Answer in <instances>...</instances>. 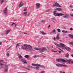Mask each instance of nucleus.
<instances>
[{"mask_svg":"<svg viewBox=\"0 0 73 73\" xmlns=\"http://www.w3.org/2000/svg\"><path fill=\"white\" fill-rule=\"evenodd\" d=\"M4 2V0H2L1 1V4H3Z\"/></svg>","mask_w":73,"mask_h":73,"instance_id":"72a5a7b5","label":"nucleus"},{"mask_svg":"<svg viewBox=\"0 0 73 73\" xmlns=\"http://www.w3.org/2000/svg\"><path fill=\"white\" fill-rule=\"evenodd\" d=\"M53 22L54 23V24H56V22H54V21H53Z\"/></svg>","mask_w":73,"mask_h":73,"instance_id":"0e129e2a","label":"nucleus"},{"mask_svg":"<svg viewBox=\"0 0 73 73\" xmlns=\"http://www.w3.org/2000/svg\"><path fill=\"white\" fill-rule=\"evenodd\" d=\"M19 7L20 8V7H21L23 6H22V5L21 4V3H20L19 5Z\"/></svg>","mask_w":73,"mask_h":73,"instance_id":"2f4dec72","label":"nucleus"},{"mask_svg":"<svg viewBox=\"0 0 73 73\" xmlns=\"http://www.w3.org/2000/svg\"><path fill=\"white\" fill-rule=\"evenodd\" d=\"M35 50H40V48H36L35 49Z\"/></svg>","mask_w":73,"mask_h":73,"instance_id":"473e14b6","label":"nucleus"},{"mask_svg":"<svg viewBox=\"0 0 73 73\" xmlns=\"http://www.w3.org/2000/svg\"><path fill=\"white\" fill-rule=\"evenodd\" d=\"M73 28L71 27V28H70V31H72V30H73Z\"/></svg>","mask_w":73,"mask_h":73,"instance_id":"37998d69","label":"nucleus"},{"mask_svg":"<svg viewBox=\"0 0 73 73\" xmlns=\"http://www.w3.org/2000/svg\"><path fill=\"white\" fill-rule=\"evenodd\" d=\"M58 47V48L59 49H60V50L61 51V52H62L63 50H62L61 49V48H59V47Z\"/></svg>","mask_w":73,"mask_h":73,"instance_id":"c03bdc74","label":"nucleus"},{"mask_svg":"<svg viewBox=\"0 0 73 73\" xmlns=\"http://www.w3.org/2000/svg\"><path fill=\"white\" fill-rule=\"evenodd\" d=\"M56 61L57 62H61V63H65L68 62L69 64H73V61L71 60V59H70L69 60H65L62 58H58L56 59Z\"/></svg>","mask_w":73,"mask_h":73,"instance_id":"f03ea898","label":"nucleus"},{"mask_svg":"<svg viewBox=\"0 0 73 73\" xmlns=\"http://www.w3.org/2000/svg\"><path fill=\"white\" fill-rule=\"evenodd\" d=\"M30 14H31L30 13H28V14L27 15V16H29V15H30Z\"/></svg>","mask_w":73,"mask_h":73,"instance_id":"ea45409f","label":"nucleus"},{"mask_svg":"<svg viewBox=\"0 0 73 73\" xmlns=\"http://www.w3.org/2000/svg\"><path fill=\"white\" fill-rule=\"evenodd\" d=\"M54 41H56V37H54Z\"/></svg>","mask_w":73,"mask_h":73,"instance_id":"3c124183","label":"nucleus"},{"mask_svg":"<svg viewBox=\"0 0 73 73\" xmlns=\"http://www.w3.org/2000/svg\"><path fill=\"white\" fill-rule=\"evenodd\" d=\"M42 57H46V56H44L43 55H42Z\"/></svg>","mask_w":73,"mask_h":73,"instance_id":"680f3d73","label":"nucleus"},{"mask_svg":"<svg viewBox=\"0 0 73 73\" xmlns=\"http://www.w3.org/2000/svg\"><path fill=\"white\" fill-rule=\"evenodd\" d=\"M54 44H55V45H56L58 47L61 48V46H62V48H63V49H64V46H65V45L64 44L62 43H61L60 45L59 44L57 43H55Z\"/></svg>","mask_w":73,"mask_h":73,"instance_id":"20e7f679","label":"nucleus"},{"mask_svg":"<svg viewBox=\"0 0 73 73\" xmlns=\"http://www.w3.org/2000/svg\"><path fill=\"white\" fill-rule=\"evenodd\" d=\"M4 64H2L1 63V64H0V65H1V66H3V65Z\"/></svg>","mask_w":73,"mask_h":73,"instance_id":"09e8293b","label":"nucleus"},{"mask_svg":"<svg viewBox=\"0 0 73 73\" xmlns=\"http://www.w3.org/2000/svg\"><path fill=\"white\" fill-rule=\"evenodd\" d=\"M1 44H2V42H0V45H1Z\"/></svg>","mask_w":73,"mask_h":73,"instance_id":"69168bd1","label":"nucleus"},{"mask_svg":"<svg viewBox=\"0 0 73 73\" xmlns=\"http://www.w3.org/2000/svg\"><path fill=\"white\" fill-rule=\"evenodd\" d=\"M10 31H10V30H8L6 32V33L7 35V34H8V33H9V32H10Z\"/></svg>","mask_w":73,"mask_h":73,"instance_id":"a878e982","label":"nucleus"},{"mask_svg":"<svg viewBox=\"0 0 73 73\" xmlns=\"http://www.w3.org/2000/svg\"><path fill=\"white\" fill-rule=\"evenodd\" d=\"M50 27V25H49V26L48 27V28H49Z\"/></svg>","mask_w":73,"mask_h":73,"instance_id":"6e6d98bb","label":"nucleus"},{"mask_svg":"<svg viewBox=\"0 0 73 73\" xmlns=\"http://www.w3.org/2000/svg\"><path fill=\"white\" fill-rule=\"evenodd\" d=\"M38 66H40V67H42L43 68H45V67L43 65H40V64H38Z\"/></svg>","mask_w":73,"mask_h":73,"instance_id":"393cba45","label":"nucleus"},{"mask_svg":"<svg viewBox=\"0 0 73 73\" xmlns=\"http://www.w3.org/2000/svg\"><path fill=\"white\" fill-rule=\"evenodd\" d=\"M40 33H42V34L43 35H45L46 34V33H45L44 31L41 32V31H40Z\"/></svg>","mask_w":73,"mask_h":73,"instance_id":"412c9836","label":"nucleus"},{"mask_svg":"<svg viewBox=\"0 0 73 73\" xmlns=\"http://www.w3.org/2000/svg\"><path fill=\"white\" fill-rule=\"evenodd\" d=\"M69 56V54L68 53H67L65 56V57H66L67 58H68Z\"/></svg>","mask_w":73,"mask_h":73,"instance_id":"6ab92c4d","label":"nucleus"},{"mask_svg":"<svg viewBox=\"0 0 73 73\" xmlns=\"http://www.w3.org/2000/svg\"><path fill=\"white\" fill-rule=\"evenodd\" d=\"M51 20H52V21H53V20H55V19H54V18H53L51 19Z\"/></svg>","mask_w":73,"mask_h":73,"instance_id":"f704fd0d","label":"nucleus"},{"mask_svg":"<svg viewBox=\"0 0 73 73\" xmlns=\"http://www.w3.org/2000/svg\"><path fill=\"white\" fill-rule=\"evenodd\" d=\"M32 65L34 66H37L38 65V64H34V63H32Z\"/></svg>","mask_w":73,"mask_h":73,"instance_id":"a211bd4d","label":"nucleus"},{"mask_svg":"<svg viewBox=\"0 0 73 73\" xmlns=\"http://www.w3.org/2000/svg\"><path fill=\"white\" fill-rule=\"evenodd\" d=\"M31 68H32V69H35V67H32V66H31Z\"/></svg>","mask_w":73,"mask_h":73,"instance_id":"58836bf2","label":"nucleus"},{"mask_svg":"<svg viewBox=\"0 0 73 73\" xmlns=\"http://www.w3.org/2000/svg\"><path fill=\"white\" fill-rule=\"evenodd\" d=\"M65 65V63H63L62 64H56V66H58V67H62V66H66L67 67H68V66L67 65Z\"/></svg>","mask_w":73,"mask_h":73,"instance_id":"39448f33","label":"nucleus"},{"mask_svg":"<svg viewBox=\"0 0 73 73\" xmlns=\"http://www.w3.org/2000/svg\"><path fill=\"white\" fill-rule=\"evenodd\" d=\"M21 48L24 50H30L31 52H33L34 50L32 48V46L27 44H24L23 45L21 46Z\"/></svg>","mask_w":73,"mask_h":73,"instance_id":"f257e3e1","label":"nucleus"},{"mask_svg":"<svg viewBox=\"0 0 73 73\" xmlns=\"http://www.w3.org/2000/svg\"><path fill=\"white\" fill-rule=\"evenodd\" d=\"M56 11H54L53 12L54 15L55 16H63L64 14L62 13H56Z\"/></svg>","mask_w":73,"mask_h":73,"instance_id":"7ed1b4c3","label":"nucleus"},{"mask_svg":"<svg viewBox=\"0 0 73 73\" xmlns=\"http://www.w3.org/2000/svg\"><path fill=\"white\" fill-rule=\"evenodd\" d=\"M23 57H22V56L21 55H20L19 56V59H22L23 58Z\"/></svg>","mask_w":73,"mask_h":73,"instance_id":"bb28decb","label":"nucleus"},{"mask_svg":"<svg viewBox=\"0 0 73 73\" xmlns=\"http://www.w3.org/2000/svg\"><path fill=\"white\" fill-rule=\"evenodd\" d=\"M30 68H31V66H28L27 68H25L26 69H27V70H29V69H30Z\"/></svg>","mask_w":73,"mask_h":73,"instance_id":"f3484780","label":"nucleus"},{"mask_svg":"<svg viewBox=\"0 0 73 73\" xmlns=\"http://www.w3.org/2000/svg\"><path fill=\"white\" fill-rule=\"evenodd\" d=\"M52 52H56V51H54V50H52Z\"/></svg>","mask_w":73,"mask_h":73,"instance_id":"603ef678","label":"nucleus"},{"mask_svg":"<svg viewBox=\"0 0 73 73\" xmlns=\"http://www.w3.org/2000/svg\"><path fill=\"white\" fill-rule=\"evenodd\" d=\"M47 49H48V50L50 49V48H49L48 47H47Z\"/></svg>","mask_w":73,"mask_h":73,"instance_id":"4d7b16f0","label":"nucleus"},{"mask_svg":"<svg viewBox=\"0 0 73 73\" xmlns=\"http://www.w3.org/2000/svg\"><path fill=\"white\" fill-rule=\"evenodd\" d=\"M21 61L22 62L24 63V64H27V62L26 61V60L24 59H21Z\"/></svg>","mask_w":73,"mask_h":73,"instance_id":"4468645a","label":"nucleus"},{"mask_svg":"<svg viewBox=\"0 0 73 73\" xmlns=\"http://www.w3.org/2000/svg\"><path fill=\"white\" fill-rule=\"evenodd\" d=\"M14 25H15V26H17V24L15 23V24H14Z\"/></svg>","mask_w":73,"mask_h":73,"instance_id":"052dcab7","label":"nucleus"},{"mask_svg":"<svg viewBox=\"0 0 73 73\" xmlns=\"http://www.w3.org/2000/svg\"><path fill=\"white\" fill-rule=\"evenodd\" d=\"M52 32L53 33H55V32H56V30L54 29L52 31Z\"/></svg>","mask_w":73,"mask_h":73,"instance_id":"c9c22d12","label":"nucleus"},{"mask_svg":"<svg viewBox=\"0 0 73 73\" xmlns=\"http://www.w3.org/2000/svg\"><path fill=\"white\" fill-rule=\"evenodd\" d=\"M27 10V9H26L24 10V11H26Z\"/></svg>","mask_w":73,"mask_h":73,"instance_id":"5fc2aeb1","label":"nucleus"},{"mask_svg":"<svg viewBox=\"0 0 73 73\" xmlns=\"http://www.w3.org/2000/svg\"><path fill=\"white\" fill-rule=\"evenodd\" d=\"M7 9L5 8L4 10H3V13L5 14V15H6L7 14Z\"/></svg>","mask_w":73,"mask_h":73,"instance_id":"0eeeda50","label":"nucleus"},{"mask_svg":"<svg viewBox=\"0 0 73 73\" xmlns=\"http://www.w3.org/2000/svg\"><path fill=\"white\" fill-rule=\"evenodd\" d=\"M27 13H28L27 12H25L23 13V15H24V16H27Z\"/></svg>","mask_w":73,"mask_h":73,"instance_id":"5701e85b","label":"nucleus"},{"mask_svg":"<svg viewBox=\"0 0 73 73\" xmlns=\"http://www.w3.org/2000/svg\"><path fill=\"white\" fill-rule=\"evenodd\" d=\"M21 4H22V6H23V5H24V3H22Z\"/></svg>","mask_w":73,"mask_h":73,"instance_id":"338daca9","label":"nucleus"},{"mask_svg":"<svg viewBox=\"0 0 73 73\" xmlns=\"http://www.w3.org/2000/svg\"><path fill=\"white\" fill-rule=\"evenodd\" d=\"M5 68L4 69V71L6 72L7 73L8 70V65H6L5 66Z\"/></svg>","mask_w":73,"mask_h":73,"instance_id":"6e6552de","label":"nucleus"},{"mask_svg":"<svg viewBox=\"0 0 73 73\" xmlns=\"http://www.w3.org/2000/svg\"><path fill=\"white\" fill-rule=\"evenodd\" d=\"M29 56L28 55H26L25 56V58H29Z\"/></svg>","mask_w":73,"mask_h":73,"instance_id":"4be33fe9","label":"nucleus"},{"mask_svg":"<svg viewBox=\"0 0 73 73\" xmlns=\"http://www.w3.org/2000/svg\"><path fill=\"white\" fill-rule=\"evenodd\" d=\"M58 53H61V51H60L58 52Z\"/></svg>","mask_w":73,"mask_h":73,"instance_id":"bf43d9fd","label":"nucleus"},{"mask_svg":"<svg viewBox=\"0 0 73 73\" xmlns=\"http://www.w3.org/2000/svg\"><path fill=\"white\" fill-rule=\"evenodd\" d=\"M45 21V20H42L40 21V22H41V23H44Z\"/></svg>","mask_w":73,"mask_h":73,"instance_id":"c756f323","label":"nucleus"},{"mask_svg":"<svg viewBox=\"0 0 73 73\" xmlns=\"http://www.w3.org/2000/svg\"><path fill=\"white\" fill-rule=\"evenodd\" d=\"M57 30L58 32H59V33H60V32H61V30L60 29H57Z\"/></svg>","mask_w":73,"mask_h":73,"instance_id":"cd10ccee","label":"nucleus"},{"mask_svg":"<svg viewBox=\"0 0 73 73\" xmlns=\"http://www.w3.org/2000/svg\"><path fill=\"white\" fill-rule=\"evenodd\" d=\"M55 11H62V9L61 8H56L54 9Z\"/></svg>","mask_w":73,"mask_h":73,"instance_id":"ddd939ff","label":"nucleus"},{"mask_svg":"<svg viewBox=\"0 0 73 73\" xmlns=\"http://www.w3.org/2000/svg\"><path fill=\"white\" fill-rule=\"evenodd\" d=\"M36 8L38 9L40 8V4L39 3H36Z\"/></svg>","mask_w":73,"mask_h":73,"instance_id":"9b49d317","label":"nucleus"},{"mask_svg":"<svg viewBox=\"0 0 73 73\" xmlns=\"http://www.w3.org/2000/svg\"><path fill=\"white\" fill-rule=\"evenodd\" d=\"M59 34H58L56 37V40H60V37H59Z\"/></svg>","mask_w":73,"mask_h":73,"instance_id":"2eb2a0df","label":"nucleus"},{"mask_svg":"<svg viewBox=\"0 0 73 73\" xmlns=\"http://www.w3.org/2000/svg\"><path fill=\"white\" fill-rule=\"evenodd\" d=\"M49 9H48V10H46V12H49Z\"/></svg>","mask_w":73,"mask_h":73,"instance_id":"864d4df0","label":"nucleus"},{"mask_svg":"<svg viewBox=\"0 0 73 73\" xmlns=\"http://www.w3.org/2000/svg\"><path fill=\"white\" fill-rule=\"evenodd\" d=\"M7 57H9V53H8L7 54Z\"/></svg>","mask_w":73,"mask_h":73,"instance_id":"de8ad7c7","label":"nucleus"},{"mask_svg":"<svg viewBox=\"0 0 73 73\" xmlns=\"http://www.w3.org/2000/svg\"><path fill=\"white\" fill-rule=\"evenodd\" d=\"M14 21H17V19H15Z\"/></svg>","mask_w":73,"mask_h":73,"instance_id":"e2e57ef3","label":"nucleus"},{"mask_svg":"<svg viewBox=\"0 0 73 73\" xmlns=\"http://www.w3.org/2000/svg\"><path fill=\"white\" fill-rule=\"evenodd\" d=\"M45 50H47V49H46L45 47L42 48H39V51L41 53L44 52Z\"/></svg>","mask_w":73,"mask_h":73,"instance_id":"423d86ee","label":"nucleus"},{"mask_svg":"<svg viewBox=\"0 0 73 73\" xmlns=\"http://www.w3.org/2000/svg\"><path fill=\"white\" fill-rule=\"evenodd\" d=\"M4 62V60H0V62Z\"/></svg>","mask_w":73,"mask_h":73,"instance_id":"e433bc0d","label":"nucleus"},{"mask_svg":"<svg viewBox=\"0 0 73 73\" xmlns=\"http://www.w3.org/2000/svg\"><path fill=\"white\" fill-rule=\"evenodd\" d=\"M71 56H72V57H73V54H71Z\"/></svg>","mask_w":73,"mask_h":73,"instance_id":"13d9d810","label":"nucleus"},{"mask_svg":"<svg viewBox=\"0 0 73 73\" xmlns=\"http://www.w3.org/2000/svg\"><path fill=\"white\" fill-rule=\"evenodd\" d=\"M62 32L63 33H68V31L65 30H63L62 31Z\"/></svg>","mask_w":73,"mask_h":73,"instance_id":"aec40b11","label":"nucleus"},{"mask_svg":"<svg viewBox=\"0 0 73 73\" xmlns=\"http://www.w3.org/2000/svg\"><path fill=\"white\" fill-rule=\"evenodd\" d=\"M37 57H42V56H40V55H38Z\"/></svg>","mask_w":73,"mask_h":73,"instance_id":"8fccbe9b","label":"nucleus"},{"mask_svg":"<svg viewBox=\"0 0 73 73\" xmlns=\"http://www.w3.org/2000/svg\"><path fill=\"white\" fill-rule=\"evenodd\" d=\"M63 36H64V35H65V34H63Z\"/></svg>","mask_w":73,"mask_h":73,"instance_id":"774afa93","label":"nucleus"},{"mask_svg":"<svg viewBox=\"0 0 73 73\" xmlns=\"http://www.w3.org/2000/svg\"><path fill=\"white\" fill-rule=\"evenodd\" d=\"M65 15H64L63 16V17H64V18H65V19H66V18L68 19V18H70L69 15H67L66 14H65Z\"/></svg>","mask_w":73,"mask_h":73,"instance_id":"f8f14e48","label":"nucleus"},{"mask_svg":"<svg viewBox=\"0 0 73 73\" xmlns=\"http://www.w3.org/2000/svg\"><path fill=\"white\" fill-rule=\"evenodd\" d=\"M61 7V5L57 3H55V4L53 5V7Z\"/></svg>","mask_w":73,"mask_h":73,"instance_id":"1a4fd4ad","label":"nucleus"},{"mask_svg":"<svg viewBox=\"0 0 73 73\" xmlns=\"http://www.w3.org/2000/svg\"><path fill=\"white\" fill-rule=\"evenodd\" d=\"M64 49H66L67 51H68V52H70V50H71V48H70L68 47H64Z\"/></svg>","mask_w":73,"mask_h":73,"instance_id":"9d476101","label":"nucleus"},{"mask_svg":"<svg viewBox=\"0 0 73 73\" xmlns=\"http://www.w3.org/2000/svg\"><path fill=\"white\" fill-rule=\"evenodd\" d=\"M33 58H36V57H38L36 55H35L33 56Z\"/></svg>","mask_w":73,"mask_h":73,"instance_id":"4c0bfd02","label":"nucleus"},{"mask_svg":"<svg viewBox=\"0 0 73 73\" xmlns=\"http://www.w3.org/2000/svg\"><path fill=\"white\" fill-rule=\"evenodd\" d=\"M15 24V23H13L11 24V26H13V25Z\"/></svg>","mask_w":73,"mask_h":73,"instance_id":"79ce46f5","label":"nucleus"},{"mask_svg":"<svg viewBox=\"0 0 73 73\" xmlns=\"http://www.w3.org/2000/svg\"><path fill=\"white\" fill-rule=\"evenodd\" d=\"M70 15L71 16H72V17H73V14H70Z\"/></svg>","mask_w":73,"mask_h":73,"instance_id":"a18cd8bd","label":"nucleus"},{"mask_svg":"<svg viewBox=\"0 0 73 73\" xmlns=\"http://www.w3.org/2000/svg\"><path fill=\"white\" fill-rule=\"evenodd\" d=\"M69 36L70 38H73V35H72L71 34H69Z\"/></svg>","mask_w":73,"mask_h":73,"instance_id":"b1692460","label":"nucleus"},{"mask_svg":"<svg viewBox=\"0 0 73 73\" xmlns=\"http://www.w3.org/2000/svg\"><path fill=\"white\" fill-rule=\"evenodd\" d=\"M40 73H45V71H42L40 72Z\"/></svg>","mask_w":73,"mask_h":73,"instance_id":"a19ab883","label":"nucleus"},{"mask_svg":"<svg viewBox=\"0 0 73 73\" xmlns=\"http://www.w3.org/2000/svg\"><path fill=\"white\" fill-rule=\"evenodd\" d=\"M17 46H20V44H19V43L17 44L16 46V48H17Z\"/></svg>","mask_w":73,"mask_h":73,"instance_id":"7c9ffc66","label":"nucleus"},{"mask_svg":"<svg viewBox=\"0 0 73 73\" xmlns=\"http://www.w3.org/2000/svg\"><path fill=\"white\" fill-rule=\"evenodd\" d=\"M70 45H71L72 46H73V41L70 42Z\"/></svg>","mask_w":73,"mask_h":73,"instance_id":"c85d7f7f","label":"nucleus"},{"mask_svg":"<svg viewBox=\"0 0 73 73\" xmlns=\"http://www.w3.org/2000/svg\"><path fill=\"white\" fill-rule=\"evenodd\" d=\"M53 33V31H51V32L50 33V35H52Z\"/></svg>","mask_w":73,"mask_h":73,"instance_id":"49530a36","label":"nucleus"},{"mask_svg":"<svg viewBox=\"0 0 73 73\" xmlns=\"http://www.w3.org/2000/svg\"><path fill=\"white\" fill-rule=\"evenodd\" d=\"M36 67H35V70H39V68H40V66H39L38 65Z\"/></svg>","mask_w":73,"mask_h":73,"instance_id":"dca6fc26","label":"nucleus"}]
</instances>
